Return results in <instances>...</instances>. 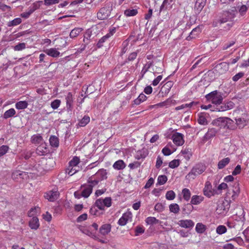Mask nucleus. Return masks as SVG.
Returning a JSON list of instances; mask_svg holds the SVG:
<instances>
[{
  "label": "nucleus",
  "mask_w": 249,
  "mask_h": 249,
  "mask_svg": "<svg viewBox=\"0 0 249 249\" xmlns=\"http://www.w3.org/2000/svg\"><path fill=\"white\" fill-rule=\"evenodd\" d=\"M107 178V172L106 170L100 169L94 175L88 178L87 183H90L93 185H97L100 181Z\"/></svg>",
  "instance_id": "obj_1"
},
{
  "label": "nucleus",
  "mask_w": 249,
  "mask_h": 249,
  "mask_svg": "<svg viewBox=\"0 0 249 249\" xmlns=\"http://www.w3.org/2000/svg\"><path fill=\"white\" fill-rule=\"evenodd\" d=\"M113 10V2H107L103 7L100 9L97 13V17L100 20L107 19L110 15Z\"/></svg>",
  "instance_id": "obj_2"
},
{
  "label": "nucleus",
  "mask_w": 249,
  "mask_h": 249,
  "mask_svg": "<svg viewBox=\"0 0 249 249\" xmlns=\"http://www.w3.org/2000/svg\"><path fill=\"white\" fill-rule=\"evenodd\" d=\"M206 170V166L202 163H199L193 167L191 171L187 175L186 178L190 180L194 179L196 176L202 174Z\"/></svg>",
  "instance_id": "obj_3"
},
{
  "label": "nucleus",
  "mask_w": 249,
  "mask_h": 249,
  "mask_svg": "<svg viewBox=\"0 0 249 249\" xmlns=\"http://www.w3.org/2000/svg\"><path fill=\"white\" fill-rule=\"evenodd\" d=\"M222 95L223 94L221 92L214 90L207 94L205 97L207 100L211 101L213 104L220 105L223 100Z\"/></svg>",
  "instance_id": "obj_4"
},
{
  "label": "nucleus",
  "mask_w": 249,
  "mask_h": 249,
  "mask_svg": "<svg viewBox=\"0 0 249 249\" xmlns=\"http://www.w3.org/2000/svg\"><path fill=\"white\" fill-rule=\"evenodd\" d=\"M237 13L235 7L231 11H224L220 14L218 20L220 23H224L227 21H232L235 17V14Z\"/></svg>",
  "instance_id": "obj_5"
},
{
  "label": "nucleus",
  "mask_w": 249,
  "mask_h": 249,
  "mask_svg": "<svg viewBox=\"0 0 249 249\" xmlns=\"http://www.w3.org/2000/svg\"><path fill=\"white\" fill-rule=\"evenodd\" d=\"M95 186L90 183L81 185V196L85 198L88 197L92 192L93 187Z\"/></svg>",
  "instance_id": "obj_6"
},
{
  "label": "nucleus",
  "mask_w": 249,
  "mask_h": 249,
  "mask_svg": "<svg viewBox=\"0 0 249 249\" xmlns=\"http://www.w3.org/2000/svg\"><path fill=\"white\" fill-rule=\"evenodd\" d=\"M228 200L225 199L222 203L219 204L217 208V213L219 214H225L230 208V203Z\"/></svg>",
  "instance_id": "obj_7"
},
{
  "label": "nucleus",
  "mask_w": 249,
  "mask_h": 249,
  "mask_svg": "<svg viewBox=\"0 0 249 249\" xmlns=\"http://www.w3.org/2000/svg\"><path fill=\"white\" fill-rule=\"evenodd\" d=\"M95 204L100 210H104L105 207H109L111 206V199L110 197L99 199L96 201Z\"/></svg>",
  "instance_id": "obj_8"
},
{
  "label": "nucleus",
  "mask_w": 249,
  "mask_h": 249,
  "mask_svg": "<svg viewBox=\"0 0 249 249\" xmlns=\"http://www.w3.org/2000/svg\"><path fill=\"white\" fill-rule=\"evenodd\" d=\"M132 214L130 212H127L124 213L122 217L119 219L118 224L120 226H124L128 221L132 220Z\"/></svg>",
  "instance_id": "obj_9"
},
{
  "label": "nucleus",
  "mask_w": 249,
  "mask_h": 249,
  "mask_svg": "<svg viewBox=\"0 0 249 249\" xmlns=\"http://www.w3.org/2000/svg\"><path fill=\"white\" fill-rule=\"evenodd\" d=\"M59 194V193L57 190L54 189L46 193L44 197L50 201H54L57 199Z\"/></svg>",
  "instance_id": "obj_10"
},
{
  "label": "nucleus",
  "mask_w": 249,
  "mask_h": 249,
  "mask_svg": "<svg viewBox=\"0 0 249 249\" xmlns=\"http://www.w3.org/2000/svg\"><path fill=\"white\" fill-rule=\"evenodd\" d=\"M229 65L230 63H229L226 62H222L216 66L215 70L219 74L224 73L228 71Z\"/></svg>",
  "instance_id": "obj_11"
},
{
  "label": "nucleus",
  "mask_w": 249,
  "mask_h": 249,
  "mask_svg": "<svg viewBox=\"0 0 249 249\" xmlns=\"http://www.w3.org/2000/svg\"><path fill=\"white\" fill-rule=\"evenodd\" d=\"M204 195L208 197H211L214 195V193L212 189V185L210 181H206L203 189Z\"/></svg>",
  "instance_id": "obj_12"
},
{
  "label": "nucleus",
  "mask_w": 249,
  "mask_h": 249,
  "mask_svg": "<svg viewBox=\"0 0 249 249\" xmlns=\"http://www.w3.org/2000/svg\"><path fill=\"white\" fill-rule=\"evenodd\" d=\"M172 0H164L162 4L160 6V10L157 14V15L160 16L162 11H165L171 9L172 8Z\"/></svg>",
  "instance_id": "obj_13"
},
{
  "label": "nucleus",
  "mask_w": 249,
  "mask_h": 249,
  "mask_svg": "<svg viewBox=\"0 0 249 249\" xmlns=\"http://www.w3.org/2000/svg\"><path fill=\"white\" fill-rule=\"evenodd\" d=\"M66 101V107L68 111H71L73 108V99L72 93L69 92L65 97Z\"/></svg>",
  "instance_id": "obj_14"
},
{
  "label": "nucleus",
  "mask_w": 249,
  "mask_h": 249,
  "mask_svg": "<svg viewBox=\"0 0 249 249\" xmlns=\"http://www.w3.org/2000/svg\"><path fill=\"white\" fill-rule=\"evenodd\" d=\"M174 143L178 146L182 145L184 143L183 135L181 133H176L172 136Z\"/></svg>",
  "instance_id": "obj_15"
},
{
  "label": "nucleus",
  "mask_w": 249,
  "mask_h": 249,
  "mask_svg": "<svg viewBox=\"0 0 249 249\" xmlns=\"http://www.w3.org/2000/svg\"><path fill=\"white\" fill-rule=\"evenodd\" d=\"M178 225L182 228L189 229L192 228L194 227L195 223L191 219H186L179 220L178 222Z\"/></svg>",
  "instance_id": "obj_16"
},
{
  "label": "nucleus",
  "mask_w": 249,
  "mask_h": 249,
  "mask_svg": "<svg viewBox=\"0 0 249 249\" xmlns=\"http://www.w3.org/2000/svg\"><path fill=\"white\" fill-rule=\"evenodd\" d=\"M206 0H196L195 7L194 10L196 13H199L204 6L205 5Z\"/></svg>",
  "instance_id": "obj_17"
},
{
  "label": "nucleus",
  "mask_w": 249,
  "mask_h": 249,
  "mask_svg": "<svg viewBox=\"0 0 249 249\" xmlns=\"http://www.w3.org/2000/svg\"><path fill=\"white\" fill-rule=\"evenodd\" d=\"M232 195L231 198L232 200H234L238 196L240 193V188L239 186V183L237 182L233 183V184L232 185Z\"/></svg>",
  "instance_id": "obj_18"
},
{
  "label": "nucleus",
  "mask_w": 249,
  "mask_h": 249,
  "mask_svg": "<svg viewBox=\"0 0 249 249\" xmlns=\"http://www.w3.org/2000/svg\"><path fill=\"white\" fill-rule=\"evenodd\" d=\"M44 52L48 55L53 57H58L60 55V52L58 49L55 48L48 49L44 51Z\"/></svg>",
  "instance_id": "obj_19"
},
{
  "label": "nucleus",
  "mask_w": 249,
  "mask_h": 249,
  "mask_svg": "<svg viewBox=\"0 0 249 249\" xmlns=\"http://www.w3.org/2000/svg\"><path fill=\"white\" fill-rule=\"evenodd\" d=\"M226 119L227 117H220L213 121V124L220 127H226Z\"/></svg>",
  "instance_id": "obj_20"
},
{
  "label": "nucleus",
  "mask_w": 249,
  "mask_h": 249,
  "mask_svg": "<svg viewBox=\"0 0 249 249\" xmlns=\"http://www.w3.org/2000/svg\"><path fill=\"white\" fill-rule=\"evenodd\" d=\"M29 226L32 229H37L39 226L38 218L36 216H34L29 221Z\"/></svg>",
  "instance_id": "obj_21"
},
{
  "label": "nucleus",
  "mask_w": 249,
  "mask_h": 249,
  "mask_svg": "<svg viewBox=\"0 0 249 249\" xmlns=\"http://www.w3.org/2000/svg\"><path fill=\"white\" fill-rule=\"evenodd\" d=\"M111 226L109 224L103 225L100 228V232L103 235H107L111 231Z\"/></svg>",
  "instance_id": "obj_22"
},
{
  "label": "nucleus",
  "mask_w": 249,
  "mask_h": 249,
  "mask_svg": "<svg viewBox=\"0 0 249 249\" xmlns=\"http://www.w3.org/2000/svg\"><path fill=\"white\" fill-rule=\"evenodd\" d=\"M204 199V197L201 196L194 195L192 197L191 203L193 205H198Z\"/></svg>",
  "instance_id": "obj_23"
},
{
  "label": "nucleus",
  "mask_w": 249,
  "mask_h": 249,
  "mask_svg": "<svg viewBox=\"0 0 249 249\" xmlns=\"http://www.w3.org/2000/svg\"><path fill=\"white\" fill-rule=\"evenodd\" d=\"M218 132V130L215 128H211L208 129V132L205 134L204 138L209 139L214 137Z\"/></svg>",
  "instance_id": "obj_24"
},
{
  "label": "nucleus",
  "mask_w": 249,
  "mask_h": 249,
  "mask_svg": "<svg viewBox=\"0 0 249 249\" xmlns=\"http://www.w3.org/2000/svg\"><path fill=\"white\" fill-rule=\"evenodd\" d=\"M113 167L116 170H122L125 167V164L123 160H120L114 163Z\"/></svg>",
  "instance_id": "obj_25"
},
{
  "label": "nucleus",
  "mask_w": 249,
  "mask_h": 249,
  "mask_svg": "<svg viewBox=\"0 0 249 249\" xmlns=\"http://www.w3.org/2000/svg\"><path fill=\"white\" fill-rule=\"evenodd\" d=\"M230 161V159L229 158H225L220 160L217 164V167L219 169H222L224 168L227 165H228Z\"/></svg>",
  "instance_id": "obj_26"
},
{
  "label": "nucleus",
  "mask_w": 249,
  "mask_h": 249,
  "mask_svg": "<svg viewBox=\"0 0 249 249\" xmlns=\"http://www.w3.org/2000/svg\"><path fill=\"white\" fill-rule=\"evenodd\" d=\"M206 230V227L202 223H197L196 226V231L198 233H203Z\"/></svg>",
  "instance_id": "obj_27"
},
{
  "label": "nucleus",
  "mask_w": 249,
  "mask_h": 249,
  "mask_svg": "<svg viewBox=\"0 0 249 249\" xmlns=\"http://www.w3.org/2000/svg\"><path fill=\"white\" fill-rule=\"evenodd\" d=\"M236 123L239 128H243L247 124V120L242 118H237L235 119Z\"/></svg>",
  "instance_id": "obj_28"
},
{
  "label": "nucleus",
  "mask_w": 249,
  "mask_h": 249,
  "mask_svg": "<svg viewBox=\"0 0 249 249\" xmlns=\"http://www.w3.org/2000/svg\"><path fill=\"white\" fill-rule=\"evenodd\" d=\"M89 117L87 115H85L83 118L80 120L78 125L80 127H84L89 122Z\"/></svg>",
  "instance_id": "obj_29"
},
{
  "label": "nucleus",
  "mask_w": 249,
  "mask_h": 249,
  "mask_svg": "<svg viewBox=\"0 0 249 249\" xmlns=\"http://www.w3.org/2000/svg\"><path fill=\"white\" fill-rule=\"evenodd\" d=\"M46 145L45 143H42L38 146L36 149L37 152L38 154L43 155L48 152Z\"/></svg>",
  "instance_id": "obj_30"
},
{
  "label": "nucleus",
  "mask_w": 249,
  "mask_h": 249,
  "mask_svg": "<svg viewBox=\"0 0 249 249\" xmlns=\"http://www.w3.org/2000/svg\"><path fill=\"white\" fill-rule=\"evenodd\" d=\"M169 210L170 212L177 214L179 213L180 208L178 204L173 203L169 205Z\"/></svg>",
  "instance_id": "obj_31"
},
{
  "label": "nucleus",
  "mask_w": 249,
  "mask_h": 249,
  "mask_svg": "<svg viewBox=\"0 0 249 249\" xmlns=\"http://www.w3.org/2000/svg\"><path fill=\"white\" fill-rule=\"evenodd\" d=\"M82 30V29L80 28H75L73 29L70 34V37L72 38L76 37L79 35Z\"/></svg>",
  "instance_id": "obj_32"
},
{
  "label": "nucleus",
  "mask_w": 249,
  "mask_h": 249,
  "mask_svg": "<svg viewBox=\"0 0 249 249\" xmlns=\"http://www.w3.org/2000/svg\"><path fill=\"white\" fill-rule=\"evenodd\" d=\"M171 89V84L170 83H166L164 86L161 88V90L160 91L159 94H162V96H163V93L165 94L169 93Z\"/></svg>",
  "instance_id": "obj_33"
},
{
  "label": "nucleus",
  "mask_w": 249,
  "mask_h": 249,
  "mask_svg": "<svg viewBox=\"0 0 249 249\" xmlns=\"http://www.w3.org/2000/svg\"><path fill=\"white\" fill-rule=\"evenodd\" d=\"M50 144L54 147H57L59 145L58 139L54 136H51L49 139Z\"/></svg>",
  "instance_id": "obj_34"
},
{
  "label": "nucleus",
  "mask_w": 249,
  "mask_h": 249,
  "mask_svg": "<svg viewBox=\"0 0 249 249\" xmlns=\"http://www.w3.org/2000/svg\"><path fill=\"white\" fill-rule=\"evenodd\" d=\"M146 99V96L143 93L139 95L138 97L134 100V104L138 105H140L142 102L145 101Z\"/></svg>",
  "instance_id": "obj_35"
},
{
  "label": "nucleus",
  "mask_w": 249,
  "mask_h": 249,
  "mask_svg": "<svg viewBox=\"0 0 249 249\" xmlns=\"http://www.w3.org/2000/svg\"><path fill=\"white\" fill-rule=\"evenodd\" d=\"M15 114V110L14 108H10L4 112L3 117L4 119H7L13 117Z\"/></svg>",
  "instance_id": "obj_36"
},
{
  "label": "nucleus",
  "mask_w": 249,
  "mask_h": 249,
  "mask_svg": "<svg viewBox=\"0 0 249 249\" xmlns=\"http://www.w3.org/2000/svg\"><path fill=\"white\" fill-rule=\"evenodd\" d=\"M146 223L148 225H153V224H159L160 223V221L159 220L157 219L154 217H148L146 220H145Z\"/></svg>",
  "instance_id": "obj_37"
},
{
  "label": "nucleus",
  "mask_w": 249,
  "mask_h": 249,
  "mask_svg": "<svg viewBox=\"0 0 249 249\" xmlns=\"http://www.w3.org/2000/svg\"><path fill=\"white\" fill-rule=\"evenodd\" d=\"M28 103L25 101H19L16 103V107L18 109H25L27 107Z\"/></svg>",
  "instance_id": "obj_38"
},
{
  "label": "nucleus",
  "mask_w": 249,
  "mask_h": 249,
  "mask_svg": "<svg viewBox=\"0 0 249 249\" xmlns=\"http://www.w3.org/2000/svg\"><path fill=\"white\" fill-rule=\"evenodd\" d=\"M138 14V11L137 9H126L124 12V14L126 17L134 16Z\"/></svg>",
  "instance_id": "obj_39"
},
{
  "label": "nucleus",
  "mask_w": 249,
  "mask_h": 249,
  "mask_svg": "<svg viewBox=\"0 0 249 249\" xmlns=\"http://www.w3.org/2000/svg\"><path fill=\"white\" fill-rule=\"evenodd\" d=\"M182 194L183 198L188 201L191 197V192L190 190L187 188H184L182 191Z\"/></svg>",
  "instance_id": "obj_40"
},
{
  "label": "nucleus",
  "mask_w": 249,
  "mask_h": 249,
  "mask_svg": "<svg viewBox=\"0 0 249 249\" xmlns=\"http://www.w3.org/2000/svg\"><path fill=\"white\" fill-rule=\"evenodd\" d=\"M32 142L36 144L42 143L43 139L40 135H34L32 138Z\"/></svg>",
  "instance_id": "obj_41"
},
{
  "label": "nucleus",
  "mask_w": 249,
  "mask_h": 249,
  "mask_svg": "<svg viewBox=\"0 0 249 249\" xmlns=\"http://www.w3.org/2000/svg\"><path fill=\"white\" fill-rule=\"evenodd\" d=\"M249 7V3H248L247 5L243 4L241 6L239 9V13L240 15L242 16H244L246 14Z\"/></svg>",
  "instance_id": "obj_42"
},
{
  "label": "nucleus",
  "mask_w": 249,
  "mask_h": 249,
  "mask_svg": "<svg viewBox=\"0 0 249 249\" xmlns=\"http://www.w3.org/2000/svg\"><path fill=\"white\" fill-rule=\"evenodd\" d=\"M180 154L183 155L184 158L187 160H189L192 156L191 152L187 149L181 150Z\"/></svg>",
  "instance_id": "obj_43"
},
{
  "label": "nucleus",
  "mask_w": 249,
  "mask_h": 249,
  "mask_svg": "<svg viewBox=\"0 0 249 249\" xmlns=\"http://www.w3.org/2000/svg\"><path fill=\"white\" fill-rule=\"evenodd\" d=\"M21 21L22 20L20 18H16L9 22L7 24V26L8 27L15 26L19 24Z\"/></svg>",
  "instance_id": "obj_44"
},
{
  "label": "nucleus",
  "mask_w": 249,
  "mask_h": 249,
  "mask_svg": "<svg viewBox=\"0 0 249 249\" xmlns=\"http://www.w3.org/2000/svg\"><path fill=\"white\" fill-rule=\"evenodd\" d=\"M80 162V159L77 157H74L73 159L69 162V167L71 166L76 167Z\"/></svg>",
  "instance_id": "obj_45"
},
{
  "label": "nucleus",
  "mask_w": 249,
  "mask_h": 249,
  "mask_svg": "<svg viewBox=\"0 0 249 249\" xmlns=\"http://www.w3.org/2000/svg\"><path fill=\"white\" fill-rule=\"evenodd\" d=\"M167 180V178L165 175L159 176L158 178V184L159 185H163L165 184Z\"/></svg>",
  "instance_id": "obj_46"
},
{
  "label": "nucleus",
  "mask_w": 249,
  "mask_h": 249,
  "mask_svg": "<svg viewBox=\"0 0 249 249\" xmlns=\"http://www.w3.org/2000/svg\"><path fill=\"white\" fill-rule=\"evenodd\" d=\"M226 231L227 228L225 226L223 225L218 226L216 229V232L218 234H222L225 233Z\"/></svg>",
  "instance_id": "obj_47"
},
{
  "label": "nucleus",
  "mask_w": 249,
  "mask_h": 249,
  "mask_svg": "<svg viewBox=\"0 0 249 249\" xmlns=\"http://www.w3.org/2000/svg\"><path fill=\"white\" fill-rule=\"evenodd\" d=\"M39 211V207H35L32 208L28 213V216L29 217L36 216V213Z\"/></svg>",
  "instance_id": "obj_48"
},
{
  "label": "nucleus",
  "mask_w": 249,
  "mask_h": 249,
  "mask_svg": "<svg viewBox=\"0 0 249 249\" xmlns=\"http://www.w3.org/2000/svg\"><path fill=\"white\" fill-rule=\"evenodd\" d=\"M152 66V63H149L145 65V66L142 68L141 74L142 76L141 78H142L145 73L148 71V70L150 69L151 66Z\"/></svg>",
  "instance_id": "obj_49"
},
{
  "label": "nucleus",
  "mask_w": 249,
  "mask_h": 249,
  "mask_svg": "<svg viewBox=\"0 0 249 249\" xmlns=\"http://www.w3.org/2000/svg\"><path fill=\"white\" fill-rule=\"evenodd\" d=\"M180 161L179 160H174L169 162V166L171 168H175L178 167Z\"/></svg>",
  "instance_id": "obj_50"
},
{
  "label": "nucleus",
  "mask_w": 249,
  "mask_h": 249,
  "mask_svg": "<svg viewBox=\"0 0 249 249\" xmlns=\"http://www.w3.org/2000/svg\"><path fill=\"white\" fill-rule=\"evenodd\" d=\"M197 122L199 124L202 125L207 124V121L205 117L203 115H201L198 116Z\"/></svg>",
  "instance_id": "obj_51"
},
{
  "label": "nucleus",
  "mask_w": 249,
  "mask_h": 249,
  "mask_svg": "<svg viewBox=\"0 0 249 249\" xmlns=\"http://www.w3.org/2000/svg\"><path fill=\"white\" fill-rule=\"evenodd\" d=\"M60 104L61 101L58 99H56L51 103V106L53 109H56L58 108Z\"/></svg>",
  "instance_id": "obj_52"
},
{
  "label": "nucleus",
  "mask_w": 249,
  "mask_h": 249,
  "mask_svg": "<svg viewBox=\"0 0 249 249\" xmlns=\"http://www.w3.org/2000/svg\"><path fill=\"white\" fill-rule=\"evenodd\" d=\"M216 105L215 110L217 111H224L229 109L228 106H226V105H222L221 106H219L220 105Z\"/></svg>",
  "instance_id": "obj_53"
},
{
  "label": "nucleus",
  "mask_w": 249,
  "mask_h": 249,
  "mask_svg": "<svg viewBox=\"0 0 249 249\" xmlns=\"http://www.w3.org/2000/svg\"><path fill=\"white\" fill-rule=\"evenodd\" d=\"M176 195L173 191H169L166 194V198L168 200H173Z\"/></svg>",
  "instance_id": "obj_54"
},
{
  "label": "nucleus",
  "mask_w": 249,
  "mask_h": 249,
  "mask_svg": "<svg viewBox=\"0 0 249 249\" xmlns=\"http://www.w3.org/2000/svg\"><path fill=\"white\" fill-rule=\"evenodd\" d=\"M25 47L26 44L25 43H20L14 46V49L16 51H19L24 49Z\"/></svg>",
  "instance_id": "obj_55"
},
{
  "label": "nucleus",
  "mask_w": 249,
  "mask_h": 249,
  "mask_svg": "<svg viewBox=\"0 0 249 249\" xmlns=\"http://www.w3.org/2000/svg\"><path fill=\"white\" fill-rule=\"evenodd\" d=\"M9 150V147L7 145H3L0 146V157L5 155Z\"/></svg>",
  "instance_id": "obj_56"
},
{
  "label": "nucleus",
  "mask_w": 249,
  "mask_h": 249,
  "mask_svg": "<svg viewBox=\"0 0 249 249\" xmlns=\"http://www.w3.org/2000/svg\"><path fill=\"white\" fill-rule=\"evenodd\" d=\"M144 232V229L142 226H138L135 229V235L138 236Z\"/></svg>",
  "instance_id": "obj_57"
},
{
  "label": "nucleus",
  "mask_w": 249,
  "mask_h": 249,
  "mask_svg": "<svg viewBox=\"0 0 249 249\" xmlns=\"http://www.w3.org/2000/svg\"><path fill=\"white\" fill-rule=\"evenodd\" d=\"M109 37L108 36L106 35L103 36L98 41L97 44V46L98 48H101L103 46V43L106 41V40L108 39Z\"/></svg>",
  "instance_id": "obj_58"
},
{
  "label": "nucleus",
  "mask_w": 249,
  "mask_h": 249,
  "mask_svg": "<svg viewBox=\"0 0 249 249\" xmlns=\"http://www.w3.org/2000/svg\"><path fill=\"white\" fill-rule=\"evenodd\" d=\"M154 209H155V211L159 212H160L164 210V206L162 204L158 203L156 204V205L155 206Z\"/></svg>",
  "instance_id": "obj_59"
},
{
  "label": "nucleus",
  "mask_w": 249,
  "mask_h": 249,
  "mask_svg": "<svg viewBox=\"0 0 249 249\" xmlns=\"http://www.w3.org/2000/svg\"><path fill=\"white\" fill-rule=\"evenodd\" d=\"M76 167L71 166L67 169V172L70 176H72L77 171V170L75 169Z\"/></svg>",
  "instance_id": "obj_60"
},
{
  "label": "nucleus",
  "mask_w": 249,
  "mask_h": 249,
  "mask_svg": "<svg viewBox=\"0 0 249 249\" xmlns=\"http://www.w3.org/2000/svg\"><path fill=\"white\" fill-rule=\"evenodd\" d=\"M244 75V73L243 72H240L235 74L234 76L232 77V79L233 81L236 82L239 79L242 78Z\"/></svg>",
  "instance_id": "obj_61"
},
{
  "label": "nucleus",
  "mask_w": 249,
  "mask_h": 249,
  "mask_svg": "<svg viewBox=\"0 0 249 249\" xmlns=\"http://www.w3.org/2000/svg\"><path fill=\"white\" fill-rule=\"evenodd\" d=\"M162 153L165 156H169L172 154V152L168 147L165 146L162 149Z\"/></svg>",
  "instance_id": "obj_62"
},
{
  "label": "nucleus",
  "mask_w": 249,
  "mask_h": 249,
  "mask_svg": "<svg viewBox=\"0 0 249 249\" xmlns=\"http://www.w3.org/2000/svg\"><path fill=\"white\" fill-rule=\"evenodd\" d=\"M140 166V163L139 162H138V161H135V162H133V163H130L128 165V167L131 169H135V168H137Z\"/></svg>",
  "instance_id": "obj_63"
},
{
  "label": "nucleus",
  "mask_w": 249,
  "mask_h": 249,
  "mask_svg": "<svg viewBox=\"0 0 249 249\" xmlns=\"http://www.w3.org/2000/svg\"><path fill=\"white\" fill-rule=\"evenodd\" d=\"M225 120L226 124V127L229 129H232L231 124L233 123V121L229 118H227V119Z\"/></svg>",
  "instance_id": "obj_64"
}]
</instances>
